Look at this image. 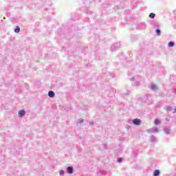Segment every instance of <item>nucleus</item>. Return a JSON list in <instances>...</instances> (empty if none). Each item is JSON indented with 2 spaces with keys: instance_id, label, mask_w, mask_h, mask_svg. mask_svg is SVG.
Here are the masks:
<instances>
[{
  "instance_id": "obj_1",
  "label": "nucleus",
  "mask_w": 176,
  "mask_h": 176,
  "mask_svg": "<svg viewBox=\"0 0 176 176\" xmlns=\"http://www.w3.org/2000/svg\"><path fill=\"white\" fill-rule=\"evenodd\" d=\"M120 47V43H116L111 45V52H116Z\"/></svg>"
},
{
  "instance_id": "obj_2",
  "label": "nucleus",
  "mask_w": 176,
  "mask_h": 176,
  "mask_svg": "<svg viewBox=\"0 0 176 176\" xmlns=\"http://www.w3.org/2000/svg\"><path fill=\"white\" fill-rule=\"evenodd\" d=\"M141 120H140V118H135L132 120V123L133 124H134V126H140L141 124Z\"/></svg>"
},
{
  "instance_id": "obj_3",
  "label": "nucleus",
  "mask_w": 176,
  "mask_h": 176,
  "mask_svg": "<svg viewBox=\"0 0 176 176\" xmlns=\"http://www.w3.org/2000/svg\"><path fill=\"white\" fill-rule=\"evenodd\" d=\"M148 133L153 134V133H159V128L153 127L147 130Z\"/></svg>"
},
{
  "instance_id": "obj_4",
  "label": "nucleus",
  "mask_w": 176,
  "mask_h": 176,
  "mask_svg": "<svg viewBox=\"0 0 176 176\" xmlns=\"http://www.w3.org/2000/svg\"><path fill=\"white\" fill-rule=\"evenodd\" d=\"M18 115H19V118H23V116H25V110H24V109L20 110L18 112Z\"/></svg>"
},
{
  "instance_id": "obj_5",
  "label": "nucleus",
  "mask_w": 176,
  "mask_h": 176,
  "mask_svg": "<svg viewBox=\"0 0 176 176\" xmlns=\"http://www.w3.org/2000/svg\"><path fill=\"white\" fill-rule=\"evenodd\" d=\"M66 170L68 174H74V167L68 166Z\"/></svg>"
},
{
  "instance_id": "obj_6",
  "label": "nucleus",
  "mask_w": 176,
  "mask_h": 176,
  "mask_svg": "<svg viewBox=\"0 0 176 176\" xmlns=\"http://www.w3.org/2000/svg\"><path fill=\"white\" fill-rule=\"evenodd\" d=\"M48 96L50 98H53L54 96H56V93H54L53 91H49Z\"/></svg>"
},
{
  "instance_id": "obj_7",
  "label": "nucleus",
  "mask_w": 176,
  "mask_h": 176,
  "mask_svg": "<svg viewBox=\"0 0 176 176\" xmlns=\"http://www.w3.org/2000/svg\"><path fill=\"white\" fill-rule=\"evenodd\" d=\"M140 30H145L146 28V25L144 23H142L139 25Z\"/></svg>"
},
{
  "instance_id": "obj_8",
  "label": "nucleus",
  "mask_w": 176,
  "mask_h": 176,
  "mask_svg": "<svg viewBox=\"0 0 176 176\" xmlns=\"http://www.w3.org/2000/svg\"><path fill=\"white\" fill-rule=\"evenodd\" d=\"M151 90H153V91H157L158 89L157 86L156 85L152 84L151 87Z\"/></svg>"
},
{
  "instance_id": "obj_9",
  "label": "nucleus",
  "mask_w": 176,
  "mask_h": 176,
  "mask_svg": "<svg viewBox=\"0 0 176 176\" xmlns=\"http://www.w3.org/2000/svg\"><path fill=\"white\" fill-rule=\"evenodd\" d=\"M151 142H157V138H156V137H155V135H152L151 137Z\"/></svg>"
},
{
  "instance_id": "obj_10",
  "label": "nucleus",
  "mask_w": 176,
  "mask_h": 176,
  "mask_svg": "<svg viewBox=\"0 0 176 176\" xmlns=\"http://www.w3.org/2000/svg\"><path fill=\"white\" fill-rule=\"evenodd\" d=\"M155 34L156 35H157V36H160V35L162 34V30H160V28H157V30H155Z\"/></svg>"
},
{
  "instance_id": "obj_11",
  "label": "nucleus",
  "mask_w": 176,
  "mask_h": 176,
  "mask_svg": "<svg viewBox=\"0 0 176 176\" xmlns=\"http://www.w3.org/2000/svg\"><path fill=\"white\" fill-rule=\"evenodd\" d=\"M175 45V43H174V41H170L168 44V46L169 47H174Z\"/></svg>"
},
{
  "instance_id": "obj_12",
  "label": "nucleus",
  "mask_w": 176,
  "mask_h": 176,
  "mask_svg": "<svg viewBox=\"0 0 176 176\" xmlns=\"http://www.w3.org/2000/svg\"><path fill=\"white\" fill-rule=\"evenodd\" d=\"M164 131L165 134H167V135L170 134V133L171 132V131L168 128H164Z\"/></svg>"
},
{
  "instance_id": "obj_13",
  "label": "nucleus",
  "mask_w": 176,
  "mask_h": 176,
  "mask_svg": "<svg viewBox=\"0 0 176 176\" xmlns=\"http://www.w3.org/2000/svg\"><path fill=\"white\" fill-rule=\"evenodd\" d=\"M159 175H160V170H154L153 176H159Z\"/></svg>"
},
{
  "instance_id": "obj_14",
  "label": "nucleus",
  "mask_w": 176,
  "mask_h": 176,
  "mask_svg": "<svg viewBox=\"0 0 176 176\" xmlns=\"http://www.w3.org/2000/svg\"><path fill=\"white\" fill-rule=\"evenodd\" d=\"M166 111L167 112H171V111H173V107L171 106H166Z\"/></svg>"
},
{
  "instance_id": "obj_15",
  "label": "nucleus",
  "mask_w": 176,
  "mask_h": 176,
  "mask_svg": "<svg viewBox=\"0 0 176 176\" xmlns=\"http://www.w3.org/2000/svg\"><path fill=\"white\" fill-rule=\"evenodd\" d=\"M153 26L155 27L156 28H160V23L157 22H154Z\"/></svg>"
},
{
  "instance_id": "obj_16",
  "label": "nucleus",
  "mask_w": 176,
  "mask_h": 176,
  "mask_svg": "<svg viewBox=\"0 0 176 176\" xmlns=\"http://www.w3.org/2000/svg\"><path fill=\"white\" fill-rule=\"evenodd\" d=\"M83 122H85V120L79 119L78 121L77 122V126H80V124L83 123Z\"/></svg>"
},
{
  "instance_id": "obj_17",
  "label": "nucleus",
  "mask_w": 176,
  "mask_h": 176,
  "mask_svg": "<svg viewBox=\"0 0 176 176\" xmlns=\"http://www.w3.org/2000/svg\"><path fill=\"white\" fill-rule=\"evenodd\" d=\"M14 32H16V34H19V32H20V27L16 26L14 29Z\"/></svg>"
},
{
  "instance_id": "obj_18",
  "label": "nucleus",
  "mask_w": 176,
  "mask_h": 176,
  "mask_svg": "<svg viewBox=\"0 0 176 176\" xmlns=\"http://www.w3.org/2000/svg\"><path fill=\"white\" fill-rule=\"evenodd\" d=\"M65 174V171H64V170H59V175L60 176H64Z\"/></svg>"
},
{
  "instance_id": "obj_19",
  "label": "nucleus",
  "mask_w": 176,
  "mask_h": 176,
  "mask_svg": "<svg viewBox=\"0 0 176 176\" xmlns=\"http://www.w3.org/2000/svg\"><path fill=\"white\" fill-rule=\"evenodd\" d=\"M154 124H155V126L160 124V120H159V119H155L154 121Z\"/></svg>"
},
{
  "instance_id": "obj_20",
  "label": "nucleus",
  "mask_w": 176,
  "mask_h": 176,
  "mask_svg": "<svg viewBox=\"0 0 176 176\" xmlns=\"http://www.w3.org/2000/svg\"><path fill=\"white\" fill-rule=\"evenodd\" d=\"M156 16V14H155V13H153V12H151V13H150V14H149V17H150V19H155V16Z\"/></svg>"
},
{
  "instance_id": "obj_21",
  "label": "nucleus",
  "mask_w": 176,
  "mask_h": 176,
  "mask_svg": "<svg viewBox=\"0 0 176 176\" xmlns=\"http://www.w3.org/2000/svg\"><path fill=\"white\" fill-rule=\"evenodd\" d=\"M99 173H100V174H102V175H107V171H105V170H101L99 171Z\"/></svg>"
},
{
  "instance_id": "obj_22",
  "label": "nucleus",
  "mask_w": 176,
  "mask_h": 176,
  "mask_svg": "<svg viewBox=\"0 0 176 176\" xmlns=\"http://www.w3.org/2000/svg\"><path fill=\"white\" fill-rule=\"evenodd\" d=\"M118 163H122V162H123V158H122V157L118 158Z\"/></svg>"
},
{
  "instance_id": "obj_23",
  "label": "nucleus",
  "mask_w": 176,
  "mask_h": 176,
  "mask_svg": "<svg viewBox=\"0 0 176 176\" xmlns=\"http://www.w3.org/2000/svg\"><path fill=\"white\" fill-rule=\"evenodd\" d=\"M102 146H103V149H107V144H103Z\"/></svg>"
},
{
  "instance_id": "obj_24",
  "label": "nucleus",
  "mask_w": 176,
  "mask_h": 176,
  "mask_svg": "<svg viewBox=\"0 0 176 176\" xmlns=\"http://www.w3.org/2000/svg\"><path fill=\"white\" fill-rule=\"evenodd\" d=\"M134 80H135L134 77H132V78H131V79H130L131 82H134Z\"/></svg>"
},
{
  "instance_id": "obj_25",
  "label": "nucleus",
  "mask_w": 176,
  "mask_h": 176,
  "mask_svg": "<svg viewBox=\"0 0 176 176\" xmlns=\"http://www.w3.org/2000/svg\"><path fill=\"white\" fill-rule=\"evenodd\" d=\"M140 85V82H136V86H138Z\"/></svg>"
},
{
  "instance_id": "obj_26",
  "label": "nucleus",
  "mask_w": 176,
  "mask_h": 176,
  "mask_svg": "<svg viewBox=\"0 0 176 176\" xmlns=\"http://www.w3.org/2000/svg\"><path fill=\"white\" fill-rule=\"evenodd\" d=\"M94 122H89V124H94Z\"/></svg>"
},
{
  "instance_id": "obj_27",
  "label": "nucleus",
  "mask_w": 176,
  "mask_h": 176,
  "mask_svg": "<svg viewBox=\"0 0 176 176\" xmlns=\"http://www.w3.org/2000/svg\"><path fill=\"white\" fill-rule=\"evenodd\" d=\"M175 91V93L176 94V88L175 89V91Z\"/></svg>"
}]
</instances>
